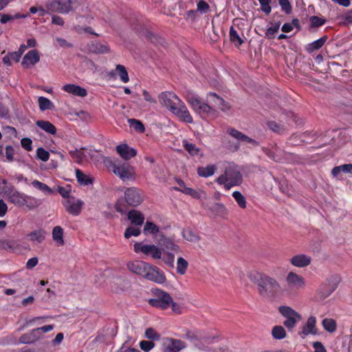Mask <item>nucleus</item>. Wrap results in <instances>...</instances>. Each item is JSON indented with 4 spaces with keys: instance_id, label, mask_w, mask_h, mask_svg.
<instances>
[{
    "instance_id": "nucleus-16",
    "label": "nucleus",
    "mask_w": 352,
    "mask_h": 352,
    "mask_svg": "<svg viewBox=\"0 0 352 352\" xmlns=\"http://www.w3.org/2000/svg\"><path fill=\"white\" fill-rule=\"evenodd\" d=\"M149 263L142 261H134L129 262L126 265L127 269L131 272L144 278L145 273Z\"/></svg>"
},
{
    "instance_id": "nucleus-52",
    "label": "nucleus",
    "mask_w": 352,
    "mask_h": 352,
    "mask_svg": "<svg viewBox=\"0 0 352 352\" xmlns=\"http://www.w3.org/2000/svg\"><path fill=\"white\" fill-rule=\"evenodd\" d=\"M145 337L147 339L153 340H159L160 338V335L155 331V330L153 328H148L145 331Z\"/></svg>"
},
{
    "instance_id": "nucleus-13",
    "label": "nucleus",
    "mask_w": 352,
    "mask_h": 352,
    "mask_svg": "<svg viewBox=\"0 0 352 352\" xmlns=\"http://www.w3.org/2000/svg\"><path fill=\"white\" fill-rule=\"evenodd\" d=\"M144 278L158 284H163L166 281L164 272L159 267L151 264L146 270Z\"/></svg>"
},
{
    "instance_id": "nucleus-35",
    "label": "nucleus",
    "mask_w": 352,
    "mask_h": 352,
    "mask_svg": "<svg viewBox=\"0 0 352 352\" xmlns=\"http://www.w3.org/2000/svg\"><path fill=\"white\" fill-rule=\"evenodd\" d=\"M76 176L78 183L87 186L93 183V179L84 174L80 169H76Z\"/></svg>"
},
{
    "instance_id": "nucleus-5",
    "label": "nucleus",
    "mask_w": 352,
    "mask_h": 352,
    "mask_svg": "<svg viewBox=\"0 0 352 352\" xmlns=\"http://www.w3.org/2000/svg\"><path fill=\"white\" fill-rule=\"evenodd\" d=\"M153 298L148 299V304L160 309H166L172 303L170 295L160 289H155L153 291Z\"/></svg>"
},
{
    "instance_id": "nucleus-15",
    "label": "nucleus",
    "mask_w": 352,
    "mask_h": 352,
    "mask_svg": "<svg viewBox=\"0 0 352 352\" xmlns=\"http://www.w3.org/2000/svg\"><path fill=\"white\" fill-rule=\"evenodd\" d=\"M206 101L213 107V109H219L223 111H227L230 109V107L228 103L220 96L215 93L210 92L207 95Z\"/></svg>"
},
{
    "instance_id": "nucleus-59",
    "label": "nucleus",
    "mask_w": 352,
    "mask_h": 352,
    "mask_svg": "<svg viewBox=\"0 0 352 352\" xmlns=\"http://www.w3.org/2000/svg\"><path fill=\"white\" fill-rule=\"evenodd\" d=\"M14 150L12 146H7L6 147V158L9 162H12L14 160Z\"/></svg>"
},
{
    "instance_id": "nucleus-7",
    "label": "nucleus",
    "mask_w": 352,
    "mask_h": 352,
    "mask_svg": "<svg viewBox=\"0 0 352 352\" xmlns=\"http://www.w3.org/2000/svg\"><path fill=\"white\" fill-rule=\"evenodd\" d=\"M278 311L286 318L283 324L289 330H292L302 319V316L289 306H280Z\"/></svg>"
},
{
    "instance_id": "nucleus-1",
    "label": "nucleus",
    "mask_w": 352,
    "mask_h": 352,
    "mask_svg": "<svg viewBox=\"0 0 352 352\" xmlns=\"http://www.w3.org/2000/svg\"><path fill=\"white\" fill-rule=\"evenodd\" d=\"M248 278L256 285L258 294L264 299H274L280 291V285L277 280L266 274L251 273Z\"/></svg>"
},
{
    "instance_id": "nucleus-6",
    "label": "nucleus",
    "mask_w": 352,
    "mask_h": 352,
    "mask_svg": "<svg viewBox=\"0 0 352 352\" xmlns=\"http://www.w3.org/2000/svg\"><path fill=\"white\" fill-rule=\"evenodd\" d=\"M187 101L191 105L192 108L201 116L214 115L216 113V110H214L213 107H212L207 101L206 102H203L197 96H188Z\"/></svg>"
},
{
    "instance_id": "nucleus-14",
    "label": "nucleus",
    "mask_w": 352,
    "mask_h": 352,
    "mask_svg": "<svg viewBox=\"0 0 352 352\" xmlns=\"http://www.w3.org/2000/svg\"><path fill=\"white\" fill-rule=\"evenodd\" d=\"M72 3V0H54L47 5V8L52 12L66 14L73 10Z\"/></svg>"
},
{
    "instance_id": "nucleus-43",
    "label": "nucleus",
    "mask_w": 352,
    "mask_h": 352,
    "mask_svg": "<svg viewBox=\"0 0 352 352\" xmlns=\"http://www.w3.org/2000/svg\"><path fill=\"white\" fill-rule=\"evenodd\" d=\"M327 36H324L320 38L319 39L312 42L311 43H310L309 45V47H308L307 50L309 52H313L314 50H319L324 45V44L327 41Z\"/></svg>"
},
{
    "instance_id": "nucleus-26",
    "label": "nucleus",
    "mask_w": 352,
    "mask_h": 352,
    "mask_svg": "<svg viewBox=\"0 0 352 352\" xmlns=\"http://www.w3.org/2000/svg\"><path fill=\"white\" fill-rule=\"evenodd\" d=\"M311 258L305 254H298L290 259V263L298 267H305L311 263Z\"/></svg>"
},
{
    "instance_id": "nucleus-20",
    "label": "nucleus",
    "mask_w": 352,
    "mask_h": 352,
    "mask_svg": "<svg viewBox=\"0 0 352 352\" xmlns=\"http://www.w3.org/2000/svg\"><path fill=\"white\" fill-rule=\"evenodd\" d=\"M158 244L166 252L172 251L174 252H179L180 251L179 245L175 244L173 240L166 237L164 234H160V238L158 239Z\"/></svg>"
},
{
    "instance_id": "nucleus-48",
    "label": "nucleus",
    "mask_w": 352,
    "mask_h": 352,
    "mask_svg": "<svg viewBox=\"0 0 352 352\" xmlns=\"http://www.w3.org/2000/svg\"><path fill=\"white\" fill-rule=\"evenodd\" d=\"M188 262L182 257H179L177 261V272L180 275H184L188 268Z\"/></svg>"
},
{
    "instance_id": "nucleus-39",
    "label": "nucleus",
    "mask_w": 352,
    "mask_h": 352,
    "mask_svg": "<svg viewBox=\"0 0 352 352\" xmlns=\"http://www.w3.org/2000/svg\"><path fill=\"white\" fill-rule=\"evenodd\" d=\"M182 144L183 147L190 155L194 156L199 154L200 149L195 144L188 142L187 140H184Z\"/></svg>"
},
{
    "instance_id": "nucleus-56",
    "label": "nucleus",
    "mask_w": 352,
    "mask_h": 352,
    "mask_svg": "<svg viewBox=\"0 0 352 352\" xmlns=\"http://www.w3.org/2000/svg\"><path fill=\"white\" fill-rule=\"evenodd\" d=\"M210 10L209 4L204 0H199L197 5V11L201 14L208 12Z\"/></svg>"
},
{
    "instance_id": "nucleus-28",
    "label": "nucleus",
    "mask_w": 352,
    "mask_h": 352,
    "mask_svg": "<svg viewBox=\"0 0 352 352\" xmlns=\"http://www.w3.org/2000/svg\"><path fill=\"white\" fill-rule=\"evenodd\" d=\"M182 235L184 239L191 243H197L200 241V236L198 233L190 228L184 230Z\"/></svg>"
},
{
    "instance_id": "nucleus-47",
    "label": "nucleus",
    "mask_w": 352,
    "mask_h": 352,
    "mask_svg": "<svg viewBox=\"0 0 352 352\" xmlns=\"http://www.w3.org/2000/svg\"><path fill=\"white\" fill-rule=\"evenodd\" d=\"M41 204V201L33 197L25 195L24 206H26L29 209H34Z\"/></svg>"
},
{
    "instance_id": "nucleus-27",
    "label": "nucleus",
    "mask_w": 352,
    "mask_h": 352,
    "mask_svg": "<svg viewBox=\"0 0 352 352\" xmlns=\"http://www.w3.org/2000/svg\"><path fill=\"white\" fill-rule=\"evenodd\" d=\"M128 219L130 220L131 224L141 226L144 221V214L136 210H131L128 212Z\"/></svg>"
},
{
    "instance_id": "nucleus-54",
    "label": "nucleus",
    "mask_w": 352,
    "mask_h": 352,
    "mask_svg": "<svg viewBox=\"0 0 352 352\" xmlns=\"http://www.w3.org/2000/svg\"><path fill=\"white\" fill-rule=\"evenodd\" d=\"M155 346V343L152 340H142L140 342V349L144 352H148Z\"/></svg>"
},
{
    "instance_id": "nucleus-38",
    "label": "nucleus",
    "mask_w": 352,
    "mask_h": 352,
    "mask_svg": "<svg viewBox=\"0 0 352 352\" xmlns=\"http://www.w3.org/2000/svg\"><path fill=\"white\" fill-rule=\"evenodd\" d=\"M32 185L35 188L42 191L45 195H51L54 193V190L51 189L47 185L38 180H33L32 182Z\"/></svg>"
},
{
    "instance_id": "nucleus-49",
    "label": "nucleus",
    "mask_w": 352,
    "mask_h": 352,
    "mask_svg": "<svg viewBox=\"0 0 352 352\" xmlns=\"http://www.w3.org/2000/svg\"><path fill=\"white\" fill-rule=\"evenodd\" d=\"M160 232L159 227L155 223L151 221H146L144 227V233L147 234L151 233L153 235L157 234Z\"/></svg>"
},
{
    "instance_id": "nucleus-34",
    "label": "nucleus",
    "mask_w": 352,
    "mask_h": 352,
    "mask_svg": "<svg viewBox=\"0 0 352 352\" xmlns=\"http://www.w3.org/2000/svg\"><path fill=\"white\" fill-rule=\"evenodd\" d=\"M38 102L39 108L42 111L45 110H51L54 107V105L52 101L44 96H40L38 99Z\"/></svg>"
},
{
    "instance_id": "nucleus-25",
    "label": "nucleus",
    "mask_w": 352,
    "mask_h": 352,
    "mask_svg": "<svg viewBox=\"0 0 352 352\" xmlns=\"http://www.w3.org/2000/svg\"><path fill=\"white\" fill-rule=\"evenodd\" d=\"M316 319L314 316H311L307 319V321L302 328L300 335L308 336L309 334H317V329L316 328Z\"/></svg>"
},
{
    "instance_id": "nucleus-8",
    "label": "nucleus",
    "mask_w": 352,
    "mask_h": 352,
    "mask_svg": "<svg viewBox=\"0 0 352 352\" xmlns=\"http://www.w3.org/2000/svg\"><path fill=\"white\" fill-rule=\"evenodd\" d=\"M124 200L127 205L131 207H137L144 201L143 192L135 187L127 188L124 190Z\"/></svg>"
},
{
    "instance_id": "nucleus-33",
    "label": "nucleus",
    "mask_w": 352,
    "mask_h": 352,
    "mask_svg": "<svg viewBox=\"0 0 352 352\" xmlns=\"http://www.w3.org/2000/svg\"><path fill=\"white\" fill-rule=\"evenodd\" d=\"M216 169L215 165H208L206 167L200 166L197 168V174L200 177H208L212 176Z\"/></svg>"
},
{
    "instance_id": "nucleus-53",
    "label": "nucleus",
    "mask_w": 352,
    "mask_h": 352,
    "mask_svg": "<svg viewBox=\"0 0 352 352\" xmlns=\"http://www.w3.org/2000/svg\"><path fill=\"white\" fill-rule=\"evenodd\" d=\"M140 229L139 228L128 227L124 232V237L130 238L131 236H138L140 234Z\"/></svg>"
},
{
    "instance_id": "nucleus-19",
    "label": "nucleus",
    "mask_w": 352,
    "mask_h": 352,
    "mask_svg": "<svg viewBox=\"0 0 352 352\" xmlns=\"http://www.w3.org/2000/svg\"><path fill=\"white\" fill-rule=\"evenodd\" d=\"M40 60V56L36 50H30L23 58L22 65L25 68L34 66Z\"/></svg>"
},
{
    "instance_id": "nucleus-24",
    "label": "nucleus",
    "mask_w": 352,
    "mask_h": 352,
    "mask_svg": "<svg viewBox=\"0 0 352 352\" xmlns=\"http://www.w3.org/2000/svg\"><path fill=\"white\" fill-rule=\"evenodd\" d=\"M63 89L76 96L85 97L87 95V91L85 88L74 84L65 85L63 87Z\"/></svg>"
},
{
    "instance_id": "nucleus-2",
    "label": "nucleus",
    "mask_w": 352,
    "mask_h": 352,
    "mask_svg": "<svg viewBox=\"0 0 352 352\" xmlns=\"http://www.w3.org/2000/svg\"><path fill=\"white\" fill-rule=\"evenodd\" d=\"M158 99L162 106L168 109L181 120L188 123L192 122V118L187 107L175 93L163 91L159 95Z\"/></svg>"
},
{
    "instance_id": "nucleus-36",
    "label": "nucleus",
    "mask_w": 352,
    "mask_h": 352,
    "mask_svg": "<svg viewBox=\"0 0 352 352\" xmlns=\"http://www.w3.org/2000/svg\"><path fill=\"white\" fill-rule=\"evenodd\" d=\"M229 34L230 41L236 47H239L244 43V41L240 37L233 26H231Z\"/></svg>"
},
{
    "instance_id": "nucleus-9",
    "label": "nucleus",
    "mask_w": 352,
    "mask_h": 352,
    "mask_svg": "<svg viewBox=\"0 0 352 352\" xmlns=\"http://www.w3.org/2000/svg\"><path fill=\"white\" fill-rule=\"evenodd\" d=\"M112 167L113 173L123 181L135 179L134 169L128 163L112 164Z\"/></svg>"
},
{
    "instance_id": "nucleus-22",
    "label": "nucleus",
    "mask_w": 352,
    "mask_h": 352,
    "mask_svg": "<svg viewBox=\"0 0 352 352\" xmlns=\"http://www.w3.org/2000/svg\"><path fill=\"white\" fill-rule=\"evenodd\" d=\"M227 132L232 137L234 138L235 139H236V140H238L239 141L245 142H247L248 144H252L254 146H258V142L257 141H256L255 140H254V139L247 136L246 135L243 134V133H241L239 131H237L235 129L229 128L227 130Z\"/></svg>"
},
{
    "instance_id": "nucleus-41",
    "label": "nucleus",
    "mask_w": 352,
    "mask_h": 352,
    "mask_svg": "<svg viewBox=\"0 0 352 352\" xmlns=\"http://www.w3.org/2000/svg\"><path fill=\"white\" fill-rule=\"evenodd\" d=\"M318 138L317 133L306 131L299 135L300 141L303 143H311Z\"/></svg>"
},
{
    "instance_id": "nucleus-62",
    "label": "nucleus",
    "mask_w": 352,
    "mask_h": 352,
    "mask_svg": "<svg viewBox=\"0 0 352 352\" xmlns=\"http://www.w3.org/2000/svg\"><path fill=\"white\" fill-rule=\"evenodd\" d=\"M282 115L285 116V120L287 122H289L291 120H293L294 122H296L295 115L293 112L283 111Z\"/></svg>"
},
{
    "instance_id": "nucleus-37",
    "label": "nucleus",
    "mask_w": 352,
    "mask_h": 352,
    "mask_svg": "<svg viewBox=\"0 0 352 352\" xmlns=\"http://www.w3.org/2000/svg\"><path fill=\"white\" fill-rule=\"evenodd\" d=\"M267 126L273 132L277 133L278 134H283L287 130L286 127L283 124L277 123L275 121H272V120L268 121L267 122Z\"/></svg>"
},
{
    "instance_id": "nucleus-11",
    "label": "nucleus",
    "mask_w": 352,
    "mask_h": 352,
    "mask_svg": "<svg viewBox=\"0 0 352 352\" xmlns=\"http://www.w3.org/2000/svg\"><path fill=\"white\" fill-rule=\"evenodd\" d=\"M285 281L289 291H298L305 287V278L294 272L288 273Z\"/></svg>"
},
{
    "instance_id": "nucleus-45",
    "label": "nucleus",
    "mask_w": 352,
    "mask_h": 352,
    "mask_svg": "<svg viewBox=\"0 0 352 352\" xmlns=\"http://www.w3.org/2000/svg\"><path fill=\"white\" fill-rule=\"evenodd\" d=\"M322 324L324 329L330 333H333L336 330L337 324L333 319L325 318L322 320Z\"/></svg>"
},
{
    "instance_id": "nucleus-64",
    "label": "nucleus",
    "mask_w": 352,
    "mask_h": 352,
    "mask_svg": "<svg viewBox=\"0 0 352 352\" xmlns=\"http://www.w3.org/2000/svg\"><path fill=\"white\" fill-rule=\"evenodd\" d=\"M313 346L315 349L314 352H327L326 349L320 342H314Z\"/></svg>"
},
{
    "instance_id": "nucleus-60",
    "label": "nucleus",
    "mask_w": 352,
    "mask_h": 352,
    "mask_svg": "<svg viewBox=\"0 0 352 352\" xmlns=\"http://www.w3.org/2000/svg\"><path fill=\"white\" fill-rule=\"evenodd\" d=\"M0 117L4 118L9 117V109L1 102H0Z\"/></svg>"
},
{
    "instance_id": "nucleus-57",
    "label": "nucleus",
    "mask_w": 352,
    "mask_h": 352,
    "mask_svg": "<svg viewBox=\"0 0 352 352\" xmlns=\"http://www.w3.org/2000/svg\"><path fill=\"white\" fill-rule=\"evenodd\" d=\"M278 3L281 7L283 11L286 14H290L292 12V5L289 0H278Z\"/></svg>"
},
{
    "instance_id": "nucleus-12",
    "label": "nucleus",
    "mask_w": 352,
    "mask_h": 352,
    "mask_svg": "<svg viewBox=\"0 0 352 352\" xmlns=\"http://www.w3.org/2000/svg\"><path fill=\"white\" fill-rule=\"evenodd\" d=\"M186 347V343L179 339L165 338L162 340V351L164 352H180Z\"/></svg>"
},
{
    "instance_id": "nucleus-51",
    "label": "nucleus",
    "mask_w": 352,
    "mask_h": 352,
    "mask_svg": "<svg viewBox=\"0 0 352 352\" xmlns=\"http://www.w3.org/2000/svg\"><path fill=\"white\" fill-rule=\"evenodd\" d=\"M309 20L311 22V28H318L320 26L323 25L326 22V20L324 19L320 18L317 16H311Z\"/></svg>"
},
{
    "instance_id": "nucleus-10",
    "label": "nucleus",
    "mask_w": 352,
    "mask_h": 352,
    "mask_svg": "<svg viewBox=\"0 0 352 352\" xmlns=\"http://www.w3.org/2000/svg\"><path fill=\"white\" fill-rule=\"evenodd\" d=\"M133 248L136 253L142 252L146 256H151L154 259L162 258V250L155 245H147L138 242L134 244Z\"/></svg>"
},
{
    "instance_id": "nucleus-32",
    "label": "nucleus",
    "mask_w": 352,
    "mask_h": 352,
    "mask_svg": "<svg viewBox=\"0 0 352 352\" xmlns=\"http://www.w3.org/2000/svg\"><path fill=\"white\" fill-rule=\"evenodd\" d=\"M52 237L54 241L57 243V245H64L63 230L60 226H56L53 228Z\"/></svg>"
},
{
    "instance_id": "nucleus-30",
    "label": "nucleus",
    "mask_w": 352,
    "mask_h": 352,
    "mask_svg": "<svg viewBox=\"0 0 352 352\" xmlns=\"http://www.w3.org/2000/svg\"><path fill=\"white\" fill-rule=\"evenodd\" d=\"M36 124L45 132L54 135L56 133V128L49 121L38 120Z\"/></svg>"
},
{
    "instance_id": "nucleus-31",
    "label": "nucleus",
    "mask_w": 352,
    "mask_h": 352,
    "mask_svg": "<svg viewBox=\"0 0 352 352\" xmlns=\"http://www.w3.org/2000/svg\"><path fill=\"white\" fill-rule=\"evenodd\" d=\"M46 232L43 230H36L28 234L30 241H36L38 243H42L45 239Z\"/></svg>"
},
{
    "instance_id": "nucleus-61",
    "label": "nucleus",
    "mask_w": 352,
    "mask_h": 352,
    "mask_svg": "<svg viewBox=\"0 0 352 352\" xmlns=\"http://www.w3.org/2000/svg\"><path fill=\"white\" fill-rule=\"evenodd\" d=\"M167 258L164 259V262L166 264L170 267L174 266L175 256L173 254L170 252H166Z\"/></svg>"
},
{
    "instance_id": "nucleus-18",
    "label": "nucleus",
    "mask_w": 352,
    "mask_h": 352,
    "mask_svg": "<svg viewBox=\"0 0 352 352\" xmlns=\"http://www.w3.org/2000/svg\"><path fill=\"white\" fill-rule=\"evenodd\" d=\"M66 211L74 216L78 215L81 210L83 202L81 200H77L76 202L68 199L63 203Z\"/></svg>"
},
{
    "instance_id": "nucleus-44",
    "label": "nucleus",
    "mask_w": 352,
    "mask_h": 352,
    "mask_svg": "<svg viewBox=\"0 0 352 352\" xmlns=\"http://www.w3.org/2000/svg\"><path fill=\"white\" fill-rule=\"evenodd\" d=\"M272 335L276 340H281L286 337V331L282 326H275L272 330Z\"/></svg>"
},
{
    "instance_id": "nucleus-17",
    "label": "nucleus",
    "mask_w": 352,
    "mask_h": 352,
    "mask_svg": "<svg viewBox=\"0 0 352 352\" xmlns=\"http://www.w3.org/2000/svg\"><path fill=\"white\" fill-rule=\"evenodd\" d=\"M89 51L94 54H107L110 52V47L106 42L101 43L93 41L87 44Z\"/></svg>"
},
{
    "instance_id": "nucleus-42",
    "label": "nucleus",
    "mask_w": 352,
    "mask_h": 352,
    "mask_svg": "<svg viewBox=\"0 0 352 352\" xmlns=\"http://www.w3.org/2000/svg\"><path fill=\"white\" fill-rule=\"evenodd\" d=\"M128 123L130 126L133 128V129L138 133H144L145 131V127L143 123L139 120L134 118L128 119Z\"/></svg>"
},
{
    "instance_id": "nucleus-55",
    "label": "nucleus",
    "mask_w": 352,
    "mask_h": 352,
    "mask_svg": "<svg viewBox=\"0 0 352 352\" xmlns=\"http://www.w3.org/2000/svg\"><path fill=\"white\" fill-rule=\"evenodd\" d=\"M36 157L43 162H47L50 157V153L43 148L39 147L36 150Z\"/></svg>"
},
{
    "instance_id": "nucleus-21",
    "label": "nucleus",
    "mask_w": 352,
    "mask_h": 352,
    "mask_svg": "<svg viewBox=\"0 0 352 352\" xmlns=\"http://www.w3.org/2000/svg\"><path fill=\"white\" fill-rule=\"evenodd\" d=\"M116 151L125 160H129L137 155V151L126 144H119L116 147Z\"/></svg>"
},
{
    "instance_id": "nucleus-4",
    "label": "nucleus",
    "mask_w": 352,
    "mask_h": 352,
    "mask_svg": "<svg viewBox=\"0 0 352 352\" xmlns=\"http://www.w3.org/2000/svg\"><path fill=\"white\" fill-rule=\"evenodd\" d=\"M54 327L53 324H48L41 327L35 328L30 331L23 333L19 339V342L24 344H30L43 338L45 333L52 331Z\"/></svg>"
},
{
    "instance_id": "nucleus-46",
    "label": "nucleus",
    "mask_w": 352,
    "mask_h": 352,
    "mask_svg": "<svg viewBox=\"0 0 352 352\" xmlns=\"http://www.w3.org/2000/svg\"><path fill=\"white\" fill-rule=\"evenodd\" d=\"M116 71L120 76V80L123 82H128L129 80L128 72L125 67L122 65H117L116 67Z\"/></svg>"
},
{
    "instance_id": "nucleus-29",
    "label": "nucleus",
    "mask_w": 352,
    "mask_h": 352,
    "mask_svg": "<svg viewBox=\"0 0 352 352\" xmlns=\"http://www.w3.org/2000/svg\"><path fill=\"white\" fill-rule=\"evenodd\" d=\"M25 197V195L22 194L19 192H14L9 196L8 200L11 203L14 204V205H16L19 207H23Z\"/></svg>"
},
{
    "instance_id": "nucleus-50",
    "label": "nucleus",
    "mask_w": 352,
    "mask_h": 352,
    "mask_svg": "<svg viewBox=\"0 0 352 352\" xmlns=\"http://www.w3.org/2000/svg\"><path fill=\"white\" fill-rule=\"evenodd\" d=\"M184 338L190 340L195 346H197V344L200 342L197 333L194 331H186Z\"/></svg>"
},
{
    "instance_id": "nucleus-23",
    "label": "nucleus",
    "mask_w": 352,
    "mask_h": 352,
    "mask_svg": "<svg viewBox=\"0 0 352 352\" xmlns=\"http://www.w3.org/2000/svg\"><path fill=\"white\" fill-rule=\"evenodd\" d=\"M336 287L337 285L336 283L326 282L320 286L317 294L319 296L320 300H324L329 296L336 289Z\"/></svg>"
},
{
    "instance_id": "nucleus-3",
    "label": "nucleus",
    "mask_w": 352,
    "mask_h": 352,
    "mask_svg": "<svg viewBox=\"0 0 352 352\" xmlns=\"http://www.w3.org/2000/svg\"><path fill=\"white\" fill-rule=\"evenodd\" d=\"M216 182L220 185H223L226 190H230L232 187L242 184L243 176L236 166L230 165L226 167L224 174L221 175Z\"/></svg>"
},
{
    "instance_id": "nucleus-58",
    "label": "nucleus",
    "mask_w": 352,
    "mask_h": 352,
    "mask_svg": "<svg viewBox=\"0 0 352 352\" xmlns=\"http://www.w3.org/2000/svg\"><path fill=\"white\" fill-rule=\"evenodd\" d=\"M21 144L22 147L24 149H25L26 151H30L32 150V141L30 138H22L21 140Z\"/></svg>"
},
{
    "instance_id": "nucleus-63",
    "label": "nucleus",
    "mask_w": 352,
    "mask_h": 352,
    "mask_svg": "<svg viewBox=\"0 0 352 352\" xmlns=\"http://www.w3.org/2000/svg\"><path fill=\"white\" fill-rule=\"evenodd\" d=\"M58 192L61 195L62 197L64 198L69 199V193H70V189H68L65 187H58Z\"/></svg>"
},
{
    "instance_id": "nucleus-40",
    "label": "nucleus",
    "mask_w": 352,
    "mask_h": 352,
    "mask_svg": "<svg viewBox=\"0 0 352 352\" xmlns=\"http://www.w3.org/2000/svg\"><path fill=\"white\" fill-rule=\"evenodd\" d=\"M232 197L234 200L237 203L238 206L242 208L245 209L247 207V201L245 197L242 195L240 191L236 190L232 193Z\"/></svg>"
}]
</instances>
